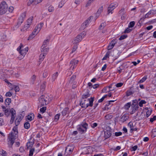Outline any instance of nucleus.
<instances>
[{"label": "nucleus", "instance_id": "obj_41", "mask_svg": "<svg viewBox=\"0 0 156 156\" xmlns=\"http://www.w3.org/2000/svg\"><path fill=\"white\" fill-rule=\"evenodd\" d=\"M9 113H11V115H16V111L13 108L10 109Z\"/></svg>", "mask_w": 156, "mask_h": 156}, {"label": "nucleus", "instance_id": "obj_30", "mask_svg": "<svg viewBox=\"0 0 156 156\" xmlns=\"http://www.w3.org/2000/svg\"><path fill=\"white\" fill-rule=\"evenodd\" d=\"M9 110H10V109H5L4 110L5 114L7 117H8L9 115V113H10Z\"/></svg>", "mask_w": 156, "mask_h": 156}, {"label": "nucleus", "instance_id": "obj_31", "mask_svg": "<svg viewBox=\"0 0 156 156\" xmlns=\"http://www.w3.org/2000/svg\"><path fill=\"white\" fill-rule=\"evenodd\" d=\"M118 5V4L117 3H111L109 6L111 7L112 8H114V9L116 7H117Z\"/></svg>", "mask_w": 156, "mask_h": 156}, {"label": "nucleus", "instance_id": "obj_52", "mask_svg": "<svg viewBox=\"0 0 156 156\" xmlns=\"http://www.w3.org/2000/svg\"><path fill=\"white\" fill-rule=\"evenodd\" d=\"M127 37V35H121L119 38V40H122L126 38Z\"/></svg>", "mask_w": 156, "mask_h": 156}, {"label": "nucleus", "instance_id": "obj_38", "mask_svg": "<svg viewBox=\"0 0 156 156\" xmlns=\"http://www.w3.org/2000/svg\"><path fill=\"white\" fill-rule=\"evenodd\" d=\"M135 22L134 21H131L130 22L128 25L129 28H132L134 25Z\"/></svg>", "mask_w": 156, "mask_h": 156}, {"label": "nucleus", "instance_id": "obj_14", "mask_svg": "<svg viewBox=\"0 0 156 156\" xmlns=\"http://www.w3.org/2000/svg\"><path fill=\"white\" fill-rule=\"evenodd\" d=\"M34 118V115L33 113H30L27 116V119L30 121L32 120Z\"/></svg>", "mask_w": 156, "mask_h": 156}, {"label": "nucleus", "instance_id": "obj_26", "mask_svg": "<svg viewBox=\"0 0 156 156\" xmlns=\"http://www.w3.org/2000/svg\"><path fill=\"white\" fill-rule=\"evenodd\" d=\"M103 11V6L100 7L98 9V11H97L96 14L98 16H99L100 14L101 13V12Z\"/></svg>", "mask_w": 156, "mask_h": 156}, {"label": "nucleus", "instance_id": "obj_63", "mask_svg": "<svg viewBox=\"0 0 156 156\" xmlns=\"http://www.w3.org/2000/svg\"><path fill=\"white\" fill-rule=\"evenodd\" d=\"M46 109V107H43L40 109V111L41 112L43 113L44 112Z\"/></svg>", "mask_w": 156, "mask_h": 156}, {"label": "nucleus", "instance_id": "obj_27", "mask_svg": "<svg viewBox=\"0 0 156 156\" xmlns=\"http://www.w3.org/2000/svg\"><path fill=\"white\" fill-rule=\"evenodd\" d=\"M131 105V102H128L127 104H126L124 106V108L126 110H128L129 109Z\"/></svg>", "mask_w": 156, "mask_h": 156}, {"label": "nucleus", "instance_id": "obj_4", "mask_svg": "<svg viewBox=\"0 0 156 156\" xmlns=\"http://www.w3.org/2000/svg\"><path fill=\"white\" fill-rule=\"evenodd\" d=\"M129 118V116L128 114L125 113L120 117L119 121L122 122V123H123L128 120Z\"/></svg>", "mask_w": 156, "mask_h": 156}, {"label": "nucleus", "instance_id": "obj_10", "mask_svg": "<svg viewBox=\"0 0 156 156\" xmlns=\"http://www.w3.org/2000/svg\"><path fill=\"white\" fill-rule=\"evenodd\" d=\"M34 144V140H33L32 141H29L26 144L27 148V149L31 148Z\"/></svg>", "mask_w": 156, "mask_h": 156}, {"label": "nucleus", "instance_id": "obj_62", "mask_svg": "<svg viewBox=\"0 0 156 156\" xmlns=\"http://www.w3.org/2000/svg\"><path fill=\"white\" fill-rule=\"evenodd\" d=\"M24 115H22V114H20L18 117H17L16 119H19L20 121H21L22 119L23 118Z\"/></svg>", "mask_w": 156, "mask_h": 156}, {"label": "nucleus", "instance_id": "obj_8", "mask_svg": "<svg viewBox=\"0 0 156 156\" xmlns=\"http://www.w3.org/2000/svg\"><path fill=\"white\" fill-rule=\"evenodd\" d=\"M90 96V91L89 90L87 89V90L86 92L82 95V98L83 99L87 98L88 97H89Z\"/></svg>", "mask_w": 156, "mask_h": 156}, {"label": "nucleus", "instance_id": "obj_24", "mask_svg": "<svg viewBox=\"0 0 156 156\" xmlns=\"http://www.w3.org/2000/svg\"><path fill=\"white\" fill-rule=\"evenodd\" d=\"M45 58V55L43 53L41 54L39 56V62H42L44 59Z\"/></svg>", "mask_w": 156, "mask_h": 156}, {"label": "nucleus", "instance_id": "obj_7", "mask_svg": "<svg viewBox=\"0 0 156 156\" xmlns=\"http://www.w3.org/2000/svg\"><path fill=\"white\" fill-rule=\"evenodd\" d=\"M78 60H76L74 59L72 60L70 62V64L72 65L70 68L73 69L75 67V65L78 63Z\"/></svg>", "mask_w": 156, "mask_h": 156}, {"label": "nucleus", "instance_id": "obj_25", "mask_svg": "<svg viewBox=\"0 0 156 156\" xmlns=\"http://www.w3.org/2000/svg\"><path fill=\"white\" fill-rule=\"evenodd\" d=\"M113 116L112 113L108 114L105 116V118L106 120L110 119Z\"/></svg>", "mask_w": 156, "mask_h": 156}, {"label": "nucleus", "instance_id": "obj_20", "mask_svg": "<svg viewBox=\"0 0 156 156\" xmlns=\"http://www.w3.org/2000/svg\"><path fill=\"white\" fill-rule=\"evenodd\" d=\"M49 40L47 39L46 40H45L43 43V44L41 46V48H45L47 46V43L49 42Z\"/></svg>", "mask_w": 156, "mask_h": 156}, {"label": "nucleus", "instance_id": "obj_64", "mask_svg": "<svg viewBox=\"0 0 156 156\" xmlns=\"http://www.w3.org/2000/svg\"><path fill=\"white\" fill-rule=\"evenodd\" d=\"M156 120V116L154 115L153 116V118H151L150 119V121L151 122H153L154 121Z\"/></svg>", "mask_w": 156, "mask_h": 156}, {"label": "nucleus", "instance_id": "obj_32", "mask_svg": "<svg viewBox=\"0 0 156 156\" xmlns=\"http://www.w3.org/2000/svg\"><path fill=\"white\" fill-rule=\"evenodd\" d=\"M24 126L25 128L28 129L30 127V124L29 122H26L24 124Z\"/></svg>", "mask_w": 156, "mask_h": 156}, {"label": "nucleus", "instance_id": "obj_21", "mask_svg": "<svg viewBox=\"0 0 156 156\" xmlns=\"http://www.w3.org/2000/svg\"><path fill=\"white\" fill-rule=\"evenodd\" d=\"M12 101L10 98H7L5 101V103L6 105H10Z\"/></svg>", "mask_w": 156, "mask_h": 156}, {"label": "nucleus", "instance_id": "obj_51", "mask_svg": "<svg viewBox=\"0 0 156 156\" xmlns=\"http://www.w3.org/2000/svg\"><path fill=\"white\" fill-rule=\"evenodd\" d=\"M147 79V76H144L141 79L139 82L140 83H142L145 81Z\"/></svg>", "mask_w": 156, "mask_h": 156}, {"label": "nucleus", "instance_id": "obj_34", "mask_svg": "<svg viewBox=\"0 0 156 156\" xmlns=\"http://www.w3.org/2000/svg\"><path fill=\"white\" fill-rule=\"evenodd\" d=\"M138 105V101L136 99L133 100V103L131 105V106H137Z\"/></svg>", "mask_w": 156, "mask_h": 156}, {"label": "nucleus", "instance_id": "obj_23", "mask_svg": "<svg viewBox=\"0 0 156 156\" xmlns=\"http://www.w3.org/2000/svg\"><path fill=\"white\" fill-rule=\"evenodd\" d=\"M87 101L85 100H82L80 102V105L81 106L82 108H83V106H85V105H86V102Z\"/></svg>", "mask_w": 156, "mask_h": 156}, {"label": "nucleus", "instance_id": "obj_5", "mask_svg": "<svg viewBox=\"0 0 156 156\" xmlns=\"http://www.w3.org/2000/svg\"><path fill=\"white\" fill-rule=\"evenodd\" d=\"M43 97L44 98V96H43V95H42L40 97L39 99V101L41 103V106L48 104L47 102H46L45 100L44 99H43Z\"/></svg>", "mask_w": 156, "mask_h": 156}, {"label": "nucleus", "instance_id": "obj_56", "mask_svg": "<svg viewBox=\"0 0 156 156\" xmlns=\"http://www.w3.org/2000/svg\"><path fill=\"white\" fill-rule=\"evenodd\" d=\"M114 8H112V7H110L109 6L108 7V14H109L110 12H111V13H112V11L114 10Z\"/></svg>", "mask_w": 156, "mask_h": 156}, {"label": "nucleus", "instance_id": "obj_37", "mask_svg": "<svg viewBox=\"0 0 156 156\" xmlns=\"http://www.w3.org/2000/svg\"><path fill=\"white\" fill-rule=\"evenodd\" d=\"M108 95H105L103 96L101 99L99 100L98 101V103L102 102L104 99L107 97Z\"/></svg>", "mask_w": 156, "mask_h": 156}, {"label": "nucleus", "instance_id": "obj_39", "mask_svg": "<svg viewBox=\"0 0 156 156\" xmlns=\"http://www.w3.org/2000/svg\"><path fill=\"white\" fill-rule=\"evenodd\" d=\"M108 88V87H104V88L102 90V92H110L111 91L113 90V89L112 90H110L109 89V90H107V88Z\"/></svg>", "mask_w": 156, "mask_h": 156}, {"label": "nucleus", "instance_id": "obj_46", "mask_svg": "<svg viewBox=\"0 0 156 156\" xmlns=\"http://www.w3.org/2000/svg\"><path fill=\"white\" fill-rule=\"evenodd\" d=\"M19 51L21 55L23 56H24V55L26 54L27 53L26 52V51H25L24 50H20V51Z\"/></svg>", "mask_w": 156, "mask_h": 156}, {"label": "nucleus", "instance_id": "obj_15", "mask_svg": "<svg viewBox=\"0 0 156 156\" xmlns=\"http://www.w3.org/2000/svg\"><path fill=\"white\" fill-rule=\"evenodd\" d=\"M77 128L78 132L81 134L85 133L86 132L83 129L78 126H77Z\"/></svg>", "mask_w": 156, "mask_h": 156}, {"label": "nucleus", "instance_id": "obj_47", "mask_svg": "<svg viewBox=\"0 0 156 156\" xmlns=\"http://www.w3.org/2000/svg\"><path fill=\"white\" fill-rule=\"evenodd\" d=\"M13 86L14 87V89L15 90L16 92H18L19 91L20 89L19 87L18 86L14 85Z\"/></svg>", "mask_w": 156, "mask_h": 156}, {"label": "nucleus", "instance_id": "obj_1", "mask_svg": "<svg viewBox=\"0 0 156 156\" xmlns=\"http://www.w3.org/2000/svg\"><path fill=\"white\" fill-rule=\"evenodd\" d=\"M13 132H11L9 134L8 139V144L9 147H12L14 143L15 139L18 136L17 126H15L12 129Z\"/></svg>", "mask_w": 156, "mask_h": 156}, {"label": "nucleus", "instance_id": "obj_28", "mask_svg": "<svg viewBox=\"0 0 156 156\" xmlns=\"http://www.w3.org/2000/svg\"><path fill=\"white\" fill-rule=\"evenodd\" d=\"M30 27V24L29 23H27L26 25H25L24 27L21 29V31H24L25 30H26L27 29H28Z\"/></svg>", "mask_w": 156, "mask_h": 156}, {"label": "nucleus", "instance_id": "obj_55", "mask_svg": "<svg viewBox=\"0 0 156 156\" xmlns=\"http://www.w3.org/2000/svg\"><path fill=\"white\" fill-rule=\"evenodd\" d=\"M114 8H112V7H110L109 6L108 7V14H109L110 12H111V13H112V11L114 10Z\"/></svg>", "mask_w": 156, "mask_h": 156}, {"label": "nucleus", "instance_id": "obj_48", "mask_svg": "<svg viewBox=\"0 0 156 156\" xmlns=\"http://www.w3.org/2000/svg\"><path fill=\"white\" fill-rule=\"evenodd\" d=\"M110 54V52L108 51L107 52L105 56H104V57L102 59V60H106L107 58L108 57V56H109Z\"/></svg>", "mask_w": 156, "mask_h": 156}, {"label": "nucleus", "instance_id": "obj_19", "mask_svg": "<svg viewBox=\"0 0 156 156\" xmlns=\"http://www.w3.org/2000/svg\"><path fill=\"white\" fill-rule=\"evenodd\" d=\"M43 23H41L40 24L37 25L36 27L37 28V29H39L38 31L37 32V33L36 34V35H37V34L40 31L42 27L43 26Z\"/></svg>", "mask_w": 156, "mask_h": 156}, {"label": "nucleus", "instance_id": "obj_2", "mask_svg": "<svg viewBox=\"0 0 156 156\" xmlns=\"http://www.w3.org/2000/svg\"><path fill=\"white\" fill-rule=\"evenodd\" d=\"M8 9V6L5 1L2 2L0 4V15L5 13Z\"/></svg>", "mask_w": 156, "mask_h": 156}, {"label": "nucleus", "instance_id": "obj_60", "mask_svg": "<svg viewBox=\"0 0 156 156\" xmlns=\"http://www.w3.org/2000/svg\"><path fill=\"white\" fill-rule=\"evenodd\" d=\"M60 115V113L57 114L55 115V119L56 121H57L59 119Z\"/></svg>", "mask_w": 156, "mask_h": 156}, {"label": "nucleus", "instance_id": "obj_36", "mask_svg": "<svg viewBox=\"0 0 156 156\" xmlns=\"http://www.w3.org/2000/svg\"><path fill=\"white\" fill-rule=\"evenodd\" d=\"M134 93V91H132L130 90H128L126 92V96L127 97L129 96V95H132Z\"/></svg>", "mask_w": 156, "mask_h": 156}, {"label": "nucleus", "instance_id": "obj_50", "mask_svg": "<svg viewBox=\"0 0 156 156\" xmlns=\"http://www.w3.org/2000/svg\"><path fill=\"white\" fill-rule=\"evenodd\" d=\"M35 34H34V33H32L29 36L28 40H30L32 39H33L35 36Z\"/></svg>", "mask_w": 156, "mask_h": 156}, {"label": "nucleus", "instance_id": "obj_9", "mask_svg": "<svg viewBox=\"0 0 156 156\" xmlns=\"http://www.w3.org/2000/svg\"><path fill=\"white\" fill-rule=\"evenodd\" d=\"M77 126L83 128L85 131H87L88 127V124L86 122H82L80 125H79Z\"/></svg>", "mask_w": 156, "mask_h": 156}, {"label": "nucleus", "instance_id": "obj_45", "mask_svg": "<svg viewBox=\"0 0 156 156\" xmlns=\"http://www.w3.org/2000/svg\"><path fill=\"white\" fill-rule=\"evenodd\" d=\"M93 18V16H90L89 18H88L87 20H86L84 22V23H85V24H86L88 25V23H89V22L90 21V20L91 19Z\"/></svg>", "mask_w": 156, "mask_h": 156}, {"label": "nucleus", "instance_id": "obj_53", "mask_svg": "<svg viewBox=\"0 0 156 156\" xmlns=\"http://www.w3.org/2000/svg\"><path fill=\"white\" fill-rule=\"evenodd\" d=\"M75 43V44H74L73 46L72 53H73V52H74L77 48V45Z\"/></svg>", "mask_w": 156, "mask_h": 156}, {"label": "nucleus", "instance_id": "obj_18", "mask_svg": "<svg viewBox=\"0 0 156 156\" xmlns=\"http://www.w3.org/2000/svg\"><path fill=\"white\" fill-rule=\"evenodd\" d=\"M43 96H44V98L43 97V99H44L45 100L46 102L48 104L49 101L51 100V98H49V96L47 95H43Z\"/></svg>", "mask_w": 156, "mask_h": 156}, {"label": "nucleus", "instance_id": "obj_13", "mask_svg": "<svg viewBox=\"0 0 156 156\" xmlns=\"http://www.w3.org/2000/svg\"><path fill=\"white\" fill-rule=\"evenodd\" d=\"M69 108L68 107H66L64 108L63 110L62 111V113L63 116H65L69 112L68 110Z\"/></svg>", "mask_w": 156, "mask_h": 156}, {"label": "nucleus", "instance_id": "obj_43", "mask_svg": "<svg viewBox=\"0 0 156 156\" xmlns=\"http://www.w3.org/2000/svg\"><path fill=\"white\" fill-rule=\"evenodd\" d=\"M93 18V16H90L89 18H88L87 20H86L84 22V23H85V24H86L88 25V23H89V22L90 21V20L91 19Z\"/></svg>", "mask_w": 156, "mask_h": 156}, {"label": "nucleus", "instance_id": "obj_49", "mask_svg": "<svg viewBox=\"0 0 156 156\" xmlns=\"http://www.w3.org/2000/svg\"><path fill=\"white\" fill-rule=\"evenodd\" d=\"M130 28L127 27L126 30H125L124 31V33H128L131 32L132 30V29H129Z\"/></svg>", "mask_w": 156, "mask_h": 156}, {"label": "nucleus", "instance_id": "obj_58", "mask_svg": "<svg viewBox=\"0 0 156 156\" xmlns=\"http://www.w3.org/2000/svg\"><path fill=\"white\" fill-rule=\"evenodd\" d=\"M58 72H56L55 73L53 74L52 78L53 80H55L58 76Z\"/></svg>", "mask_w": 156, "mask_h": 156}, {"label": "nucleus", "instance_id": "obj_54", "mask_svg": "<svg viewBox=\"0 0 156 156\" xmlns=\"http://www.w3.org/2000/svg\"><path fill=\"white\" fill-rule=\"evenodd\" d=\"M125 13V9L124 8H122L119 12V14L122 15L124 14Z\"/></svg>", "mask_w": 156, "mask_h": 156}, {"label": "nucleus", "instance_id": "obj_40", "mask_svg": "<svg viewBox=\"0 0 156 156\" xmlns=\"http://www.w3.org/2000/svg\"><path fill=\"white\" fill-rule=\"evenodd\" d=\"M16 115H11V119L10 121V123L12 124L13 122L14 119L16 117Z\"/></svg>", "mask_w": 156, "mask_h": 156}, {"label": "nucleus", "instance_id": "obj_16", "mask_svg": "<svg viewBox=\"0 0 156 156\" xmlns=\"http://www.w3.org/2000/svg\"><path fill=\"white\" fill-rule=\"evenodd\" d=\"M46 82L45 81H44L43 82L42 84L41 85L40 87V89L41 92H43L45 88L46 87Z\"/></svg>", "mask_w": 156, "mask_h": 156}, {"label": "nucleus", "instance_id": "obj_44", "mask_svg": "<svg viewBox=\"0 0 156 156\" xmlns=\"http://www.w3.org/2000/svg\"><path fill=\"white\" fill-rule=\"evenodd\" d=\"M93 18V16H90L89 18H88L87 20H86L84 22V23H85V24H86L88 25V23H89V22L90 21V20L91 19Z\"/></svg>", "mask_w": 156, "mask_h": 156}, {"label": "nucleus", "instance_id": "obj_11", "mask_svg": "<svg viewBox=\"0 0 156 156\" xmlns=\"http://www.w3.org/2000/svg\"><path fill=\"white\" fill-rule=\"evenodd\" d=\"M131 108H132V110L130 112L131 114H133L138 110L139 107L138 105L137 106H131Z\"/></svg>", "mask_w": 156, "mask_h": 156}, {"label": "nucleus", "instance_id": "obj_61", "mask_svg": "<svg viewBox=\"0 0 156 156\" xmlns=\"http://www.w3.org/2000/svg\"><path fill=\"white\" fill-rule=\"evenodd\" d=\"M33 19V17L31 16L29 18L27 21L28 23H29V24H30L31 23Z\"/></svg>", "mask_w": 156, "mask_h": 156}, {"label": "nucleus", "instance_id": "obj_35", "mask_svg": "<svg viewBox=\"0 0 156 156\" xmlns=\"http://www.w3.org/2000/svg\"><path fill=\"white\" fill-rule=\"evenodd\" d=\"M146 103V101L144 100H141L139 103V105L140 107H142L143 106V104H145Z\"/></svg>", "mask_w": 156, "mask_h": 156}, {"label": "nucleus", "instance_id": "obj_57", "mask_svg": "<svg viewBox=\"0 0 156 156\" xmlns=\"http://www.w3.org/2000/svg\"><path fill=\"white\" fill-rule=\"evenodd\" d=\"M23 19L21 17L18 20V24L19 25H20L21 24L23 23Z\"/></svg>", "mask_w": 156, "mask_h": 156}, {"label": "nucleus", "instance_id": "obj_59", "mask_svg": "<svg viewBox=\"0 0 156 156\" xmlns=\"http://www.w3.org/2000/svg\"><path fill=\"white\" fill-rule=\"evenodd\" d=\"M36 78V76L34 75L31 77V81L32 82V84H33L34 82L35 81Z\"/></svg>", "mask_w": 156, "mask_h": 156}, {"label": "nucleus", "instance_id": "obj_12", "mask_svg": "<svg viewBox=\"0 0 156 156\" xmlns=\"http://www.w3.org/2000/svg\"><path fill=\"white\" fill-rule=\"evenodd\" d=\"M89 149H90L89 148L87 147H84L83 149V151L81 154H89L90 152H89Z\"/></svg>", "mask_w": 156, "mask_h": 156}, {"label": "nucleus", "instance_id": "obj_22", "mask_svg": "<svg viewBox=\"0 0 156 156\" xmlns=\"http://www.w3.org/2000/svg\"><path fill=\"white\" fill-rule=\"evenodd\" d=\"M48 48H44L43 49L41 48V51L42 53L44 54H46V53L48 51Z\"/></svg>", "mask_w": 156, "mask_h": 156}, {"label": "nucleus", "instance_id": "obj_3", "mask_svg": "<svg viewBox=\"0 0 156 156\" xmlns=\"http://www.w3.org/2000/svg\"><path fill=\"white\" fill-rule=\"evenodd\" d=\"M112 129L111 128L108 127V129L104 130V137L105 139L109 138L112 134Z\"/></svg>", "mask_w": 156, "mask_h": 156}, {"label": "nucleus", "instance_id": "obj_33", "mask_svg": "<svg viewBox=\"0 0 156 156\" xmlns=\"http://www.w3.org/2000/svg\"><path fill=\"white\" fill-rule=\"evenodd\" d=\"M0 154L3 156H6L7 153L5 151L2 150L0 151Z\"/></svg>", "mask_w": 156, "mask_h": 156}, {"label": "nucleus", "instance_id": "obj_6", "mask_svg": "<svg viewBox=\"0 0 156 156\" xmlns=\"http://www.w3.org/2000/svg\"><path fill=\"white\" fill-rule=\"evenodd\" d=\"M82 34L77 35L74 40V43L76 44L80 41L82 39Z\"/></svg>", "mask_w": 156, "mask_h": 156}, {"label": "nucleus", "instance_id": "obj_17", "mask_svg": "<svg viewBox=\"0 0 156 156\" xmlns=\"http://www.w3.org/2000/svg\"><path fill=\"white\" fill-rule=\"evenodd\" d=\"M94 98V97H91L88 99L87 101H89V105L91 107H92L93 106Z\"/></svg>", "mask_w": 156, "mask_h": 156}, {"label": "nucleus", "instance_id": "obj_29", "mask_svg": "<svg viewBox=\"0 0 156 156\" xmlns=\"http://www.w3.org/2000/svg\"><path fill=\"white\" fill-rule=\"evenodd\" d=\"M34 151L35 149L34 148H30L29 156H32Z\"/></svg>", "mask_w": 156, "mask_h": 156}, {"label": "nucleus", "instance_id": "obj_42", "mask_svg": "<svg viewBox=\"0 0 156 156\" xmlns=\"http://www.w3.org/2000/svg\"><path fill=\"white\" fill-rule=\"evenodd\" d=\"M117 41H118V40L117 39H115L111 41V42L110 43V44H112V45H113L114 46L115 44H116L117 42Z\"/></svg>", "mask_w": 156, "mask_h": 156}]
</instances>
